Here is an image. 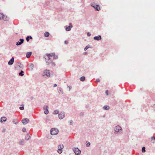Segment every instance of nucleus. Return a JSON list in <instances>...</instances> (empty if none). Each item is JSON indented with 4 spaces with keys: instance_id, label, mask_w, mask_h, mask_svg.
<instances>
[{
    "instance_id": "30",
    "label": "nucleus",
    "mask_w": 155,
    "mask_h": 155,
    "mask_svg": "<svg viewBox=\"0 0 155 155\" xmlns=\"http://www.w3.org/2000/svg\"><path fill=\"white\" fill-rule=\"evenodd\" d=\"M89 47V45L87 46L84 48V51H86Z\"/></svg>"
},
{
    "instance_id": "28",
    "label": "nucleus",
    "mask_w": 155,
    "mask_h": 155,
    "mask_svg": "<svg viewBox=\"0 0 155 155\" xmlns=\"http://www.w3.org/2000/svg\"><path fill=\"white\" fill-rule=\"evenodd\" d=\"M142 151L143 152H144L145 151V148L143 147L142 148Z\"/></svg>"
},
{
    "instance_id": "10",
    "label": "nucleus",
    "mask_w": 155,
    "mask_h": 155,
    "mask_svg": "<svg viewBox=\"0 0 155 155\" xmlns=\"http://www.w3.org/2000/svg\"><path fill=\"white\" fill-rule=\"evenodd\" d=\"M24 40L23 39H20L19 41L16 42V45H20L24 42Z\"/></svg>"
},
{
    "instance_id": "21",
    "label": "nucleus",
    "mask_w": 155,
    "mask_h": 155,
    "mask_svg": "<svg viewBox=\"0 0 155 155\" xmlns=\"http://www.w3.org/2000/svg\"><path fill=\"white\" fill-rule=\"evenodd\" d=\"M58 148L62 149L64 148V146L63 144H60L58 146Z\"/></svg>"
},
{
    "instance_id": "3",
    "label": "nucleus",
    "mask_w": 155,
    "mask_h": 155,
    "mask_svg": "<svg viewBox=\"0 0 155 155\" xmlns=\"http://www.w3.org/2000/svg\"><path fill=\"white\" fill-rule=\"evenodd\" d=\"M2 19L5 21H8L9 18L7 16L4 15L3 14L0 13V20Z\"/></svg>"
},
{
    "instance_id": "23",
    "label": "nucleus",
    "mask_w": 155,
    "mask_h": 155,
    "mask_svg": "<svg viewBox=\"0 0 155 155\" xmlns=\"http://www.w3.org/2000/svg\"><path fill=\"white\" fill-rule=\"evenodd\" d=\"M80 79L81 81H84L85 80V77L84 76L81 77Z\"/></svg>"
},
{
    "instance_id": "8",
    "label": "nucleus",
    "mask_w": 155,
    "mask_h": 155,
    "mask_svg": "<svg viewBox=\"0 0 155 155\" xmlns=\"http://www.w3.org/2000/svg\"><path fill=\"white\" fill-rule=\"evenodd\" d=\"M58 117L60 119H62L64 117V112H61L58 115Z\"/></svg>"
},
{
    "instance_id": "19",
    "label": "nucleus",
    "mask_w": 155,
    "mask_h": 155,
    "mask_svg": "<svg viewBox=\"0 0 155 155\" xmlns=\"http://www.w3.org/2000/svg\"><path fill=\"white\" fill-rule=\"evenodd\" d=\"M12 122L15 124H17L18 123V121L17 119H13Z\"/></svg>"
},
{
    "instance_id": "32",
    "label": "nucleus",
    "mask_w": 155,
    "mask_h": 155,
    "mask_svg": "<svg viewBox=\"0 0 155 155\" xmlns=\"http://www.w3.org/2000/svg\"><path fill=\"white\" fill-rule=\"evenodd\" d=\"M30 66L31 67V68H32L31 69H32L34 67V65L33 64H31L30 65Z\"/></svg>"
},
{
    "instance_id": "15",
    "label": "nucleus",
    "mask_w": 155,
    "mask_h": 155,
    "mask_svg": "<svg viewBox=\"0 0 155 155\" xmlns=\"http://www.w3.org/2000/svg\"><path fill=\"white\" fill-rule=\"evenodd\" d=\"M7 118L5 117H2L1 118V122H5L7 120Z\"/></svg>"
},
{
    "instance_id": "18",
    "label": "nucleus",
    "mask_w": 155,
    "mask_h": 155,
    "mask_svg": "<svg viewBox=\"0 0 155 155\" xmlns=\"http://www.w3.org/2000/svg\"><path fill=\"white\" fill-rule=\"evenodd\" d=\"M31 138L30 136L29 135V134H27L25 137V139L27 140H29Z\"/></svg>"
},
{
    "instance_id": "11",
    "label": "nucleus",
    "mask_w": 155,
    "mask_h": 155,
    "mask_svg": "<svg viewBox=\"0 0 155 155\" xmlns=\"http://www.w3.org/2000/svg\"><path fill=\"white\" fill-rule=\"evenodd\" d=\"M48 55H50L51 57H53L54 58V59H57L58 57L57 55H56L54 53H52L51 54H48Z\"/></svg>"
},
{
    "instance_id": "41",
    "label": "nucleus",
    "mask_w": 155,
    "mask_h": 155,
    "mask_svg": "<svg viewBox=\"0 0 155 155\" xmlns=\"http://www.w3.org/2000/svg\"><path fill=\"white\" fill-rule=\"evenodd\" d=\"M64 43L66 44H67L68 43V41H64Z\"/></svg>"
},
{
    "instance_id": "45",
    "label": "nucleus",
    "mask_w": 155,
    "mask_h": 155,
    "mask_svg": "<svg viewBox=\"0 0 155 155\" xmlns=\"http://www.w3.org/2000/svg\"><path fill=\"white\" fill-rule=\"evenodd\" d=\"M5 131V129H4L2 131V132H4Z\"/></svg>"
},
{
    "instance_id": "16",
    "label": "nucleus",
    "mask_w": 155,
    "mask_h": 155,
    "mask_svg": "<svg viewBox=\"0 0 155 155\" xmlns=\"http://www.w3.org/2000/svg\"><path fill=\"white\" fill-rule=\"evenodd\" d=\"M32 53L31 52H28L26 54V57L28 58H29L31 54Z\"/></svg>"
},
{
    "instance_id": "37",
    "label": "nucleus",
    "mask_w": 155,
    "mask_h": 155,
    "mask_svg": "<svg viewBox=\"0 0 155 155\" xmlns=\"http://www.w3.org/2000/svg\"><path fill=\"white\" fill-rule=\"evenodd\" d=\"M51 63L52 64V66H54L55 65V64H54V63L52 62Z\"/></svg>"
},
{
    "instance_id": "20",
    "label": "nucleus",
    "mask_w": 155,
    "mask_h": 155,
    "mask_svg": "<svg viewBox=\"0 0 155 155\" xmlns=\"http://www.w3.org/2000/svg\"><path fill=\"white\" fill-rule=\"evenodd\" d=\"M49 33L48 32H46L44 33V36L45 37H48L49 36Z\"/></svg>"
},
{
    "instance_id": "4",
    "label": "nucleus",
    "mask_w": 155,
    "mask_h": 155,
    "mask_svg": "<svg viewBox=\"0 0 155 155\" xmlns=\"http://www.w3.org/2000/svg\"><path fill=\"white\" fill-rule=\"evenodd\" d=\"M46 56L47 58H45L46 61L48 63V64H49L52 62L51 59L50 58L51 56L50 55H48V54H47Z\"/></svg>"
},
{
    "instance_id": "39",
    "label": "nucleus",
    "mask_w": 155,
    "mask_h": 155,
    "mask_svg": "<svg viewBox=\"0 0 155 155\" xmlns=\"http://www.w3.org/2000/svg\"><path fill=\"white\" fill-rule=\"evenodd\" d=\"M105 93H106V94L107 95H108V90L106 91V92H105Z\"/></svg>"
},
{
    "instance_id": "7",
    "label": "nucleus",
    "mask_w": 155,
    "mask_h": 155,
    "mask_svg": "<svg viewBox=\"0 0 155 155\" xmlns=\"http://www.w3.org/2000/svg\"><path fill=\"white\" fill-rule=\"evenodd\" d=\"M91 5L97 11H99L100 10V7L99 5H97L95 4H92Z\"/></svg>"
},
{
    "instance_id": "31",
    "label": "nucleus",
    "mask_w": 155,
    "mask_h": 155,
    "mask_svg": "<svg viewBox=\"0 0 155 155\" xmlns=\"http://www.w3.org/2000/svg\"><path fill=\"white\" fill-rule=\"evenodd\" d=\"M22 131L23 132H25L26 131V129L25 127H23L22 128Z\"/></svg>"
},
{
    "instance_id": "29",
    "label": "nucleus",
    "mask_w": 155,
    "mask_h": 155,
    "mask_svg": "<svg viewBox=\"0 0 155 155\" xmlns=\"http://www.w3.org/2000/svg\"><path fill=\"white\" fill-rule=\"evenodd\" d=\"M90 143L89 142H87V144H86V146L87 147H88L90 146Z\"/></svg>"
},
{
    "instance_id": "22",
    "label": "nucleus",
    "mask_w": 155,
    "mask_h": 155,
    "mask_svg": "<svg viewBox=\"0 0 155 155\" xmlns=\"http://www.w3.org/2000/svg\"><path fill=\"white\" fill-rule=\"evenodd\" d=\"M103 108L105 110H108L109 109V107L108 106H104L103 107Z\"/></svg>"
},
{
    "instance_id": "14",
    "label": "nucleus",
    "mask_w": 155,
    "mask_h": 155,
    "mask_svg": "<svg viewBox=\"0 0 155 155\" xmlns=\"http://www.w3.org/2000/svg\"><path fill=\"white\" fill-rule=\"evenodd\" d=\"M94 40H99L101 39V35H98L97 36H95L94 38Z\"/></svg>"
},
{
    "instance_id": "2",
    "label": "nucleus",
    "mask_w": 155,
    "mask_h": 155,
    "mask_svg": "<svg viewBox=\"0 0 155 155\" xmlns=\"http://www.w3.org/2000/svg\"><path fill=\"white\" fill-rule=\"evenodd\" d=\"M58 130L56 128H52L51 130L50 133L52 135H55L58 134Z\"/></svg>"
},
{
    "instance_id": "12",
    "label": "nucleus",
    "mask_w": 155,
    "mask_h": 155,
    "mask_svg": "<svg viewBox=\"0 0 155 155\" xmlns=\"http://www.w3.org/2000/svg\"><path fill=\"white\" fill-rule=\"evenodd\" d=\"M22 123L24 124H26L29 122V120L27 118L25 119L22 120Z\"/></svg>"
},
{
    "instance_id": "6",
    "label": "nucleus",
    "mask_w": 155,
    "mask_h": 155,
    "mask_svg": "<svg viewBox=\"0 0 155 155\" xmlns=\"http://www.w3.org/2000/svg\"><path fill=\"white\" fill-rule=\"evenodd\" d=\"M43 76L46 75L47 77H49L50 76V73L49 70L47 69L45 70L42 74Z\"/></svg>"
},
{
    "instance_id": "17",
    "label": "nucleus",
    "mask_w": 155,
    "mask_h": 155,
    "mask_svg": "<svg viewBox=\"0 0 155 155\" xmlns=\"http://www.w3.org/2000/svg\"><path fill=\"white\" fill-rule=\"evenodd\" d=\"M24 143V140H21L19 141V143L20 145H23Z\"/></svg>"
},
{
    "instance_id": "33",
    "label": "nucleus",
    "mask_w": 155,
    "mask_h": 155,
    "mask_svg": "<svg viewBox=\"0 0 155 155\" xmlns=\"http://www.w3.org/2000/svg\"><path fill=\"white\" fill-rule=\"evenodd\" d=\"M155 140V137L153 136L151 138V141L154 140Z\"/></svg>"
},
{
    "instance_id": "36",
    "label": "nucleus",
    "mask_w": 155,
    "mask_h": 155,
    "mask_svg": "<svg viewBox=\"0 0 155 155\" xmlns=\"http://www.w3.org/2000/svg\"><path fill=\"white\" fill-rule=\"evenodd\" d=\"M87 35L88 36H90L91 35V34L90 32H87Z\"/></svg>"
},
{
    "instance_id": "1",
    "label": "nucleus",
    "mask_w": 155,
    "mask_h": 155,
    "mask_svg": "<svg viewBox=\"0 0 155 155\" xmlns=\"http://www.w3.org/2000/svg\"><path fill=\"white\" fill-rule=\"evenodd\" d=\"M114 130L115 133H121L122 131V128L119 126H116Z\"/></svg>"
},
{
    "instance_id": "27",
    "label": "nucleus",
    "mask_w": 155,
    "mask_h": 155,
    "mask_svg": "<svg viewBox=\"0 0 155 155\" xmlns=\"http://www.w3.org/2000/svg\"><path fill=\"white\" fill-rule=\"evenodd\" d=\"M62 149L58 148V153H59L60 154L62 153Z\"/></svg>"
},
{
    "instance_id": "47",
    "label": "nucleus",
    "mask_w": 155,
    "mask_h": 155,
    "mask_svg": "<svg viewBox=\"0 0 155 155\" xmlns=\"http://www.w3.org/2000/svg\"><path fill=\"white\" fill-rule=\"evenodd\" d=\"M72 27V25H71V27Z\"/></svg>"
},
{
    "instance_id": "43",
    "label": "nucleus",
    "mask_w": 155,
    "mask_h": 155,
    "mask_svg": "<svg viewBox=\"0 0 155 155\" xmlns=\"http://www.w3.org/2000/svg\"><path fill=\"white\" fill-rule=\"evenodd\" d=\"M57 86V84H54V87H56Z\"/></svg>"
},
{
    "instance_id": "25",
    "label": "nucleus",
    "mask_w": 155,
    "mask_h": 155,
    "mask_svg": "<svg viewBox=\"0 0 155 155\" xmlns=\"http://www.w3.org/2000/svg\"><path fill=\"white\" fill-rule=\"evenodd\" d=\"M24 72L23 71H21V72L19 73V75L21 76H23Z\"/></svg>"
},
{
    "instance_id": "38",
    "label": "nucleus",
    "mask_w": 155,
    "mask_h": 155,
    "mask_svg": "<svg viewBox=\"0 0 155 155\" xmlns=\"http://www.w3.org/2000/svg\"><path fill=\"white\" fill-rule=\"evenodd\" d=\"M69 122H70V124H71V125L73 123V122L72 120H70Z\"/></svg>"
},
{
    "instance_id": "5",
    "label": "nucleus",
    "mask_w": 155,
    "mask_h": 155,
    "mask_svg": "<svg viewBox=\"0 0 155 155\" xmlns=\"http://www.w3.org/2000/svg\"><path fill=\"white\" fill-rule=\"evenodd\" d=\"M73 150L76 155H80L81 151L78 148H74Z\"/></svg>"
},
{
    "instance_id": "42",
    "label": "nucleus",
    "mask_w": 155,
    "mask_h": 155,
    "mask_svg": "<svg viewBox=\"0 0 155 155\" xmlns=\"http://www.w3.org/2000/svg\"><path fill=\"white\" fill-rule=\"evenodd\" d=\"M29 38L30 39H32V38L31 37V36H29Z\"/></svg>"
},
{
    "instance_id": "44",
    "label": "nucleus",
    "mask_w": 155,
    "mask_h": 155,
    "mask_svg": "<svg viewBox=\"0 0 155 155\" xmlns=\"http://www.w3.org/2000/svg\"><path fill=\"white\" fill-rule=\"evenodd\" d=\"M20 64V67H21L22 65V64Z\"/></svg>"
},
{
    "instance_id": "46",
    "label": "nucleus",
    "mask_w": 155,
    "mask_h": 155,
    "mask_svg": "<svg viewBox=\"0 0 155 155\" xmlns=\"http://www.w3.org/2000/svg\"><path fill=\"white\" fill-rule=\"evenodd\" d=\"M152 143H155V141H153L152 142Z\"/></svg>"
},
{
    "instance_id": "24",
    "label": "nucleus",
    "mask_w": 155,
    "mask_h": 155,
    "mask_svg": "<svg viewBox=\"0 0 155 155\" xmlns=\"http://www.w3.org/2000/svg\"><path fill=\"white\" fill-rule=\"evenodd\" d=\"M66 30L67 31H70L71 30V27L70 26H66Z\"/></svg>"
},
{
    "instance_id": "34",
    "label": "nucleus",
    "mask_w": 155,
    "mask_h": 155,
    "mask_svg": "<svg viewBox=\"0 0 155 155\" xmlns=\"http://www.w3.org/2000/svg\"><path fill=\"white\" fill-rule=\"evenodd\" d=\"M26 40V41H28V42L29 41V36H27V37Z\"/></svg>"
},
{
    "instance_id": "26",
    "label": "nucleus",
    "mask_w": 155,
    "mask_h": 155,
    "mask_svg": "<svg viewBox=\"0 0 155 155\" xmlns=\"http://www.w3.org/2000/svg\"><path fill=\"white\" fill-rule=\"evenodd\" d=\"M58 113H59L58 111L57 110H54L53 112V114H57Z\"/></svg>"
},
{
    "instance_id": "13",
    "label": "nucleus",
    "mask_w": 155,
    "mask_h": 155,
    "mask_svg": "<svg viewBox=\"0 0 155 155\" xmlns=\"http://www.w3.org/2000/svg\"><path fill=\"white\" fill-rule=\"evenodd\" d=\"M14 61V58L13 57L10 59V60L8 61V65H12L13 64Z\"/></svg>"
},
{
    "instance_id": "9",
    "label": "nucleus",
    "mask_w": 155,
    "mask_h": 155,
    "mask_svg": "<svg viewBox=\"0 0 155 155\" xmlns=\"http://www.w3.org/2000/svg\"><path fill=\"white\" fill-rule=\"evenodd\" d=\"M48 107L47 106H45L43 107V109L44 110H45L44 111V113L46 114H47L48 113Z\"/></svg>"
},
{
    "instance_id": "35",
    "label": "nucleus",
    "mask_w": 155,
    "mask_h": 155,
    "mask_svg": "<svg viewBox=\"0 0 155 155\" xmlns=\"http://www.w3.org/2000/svg\"><path fill=\"white\" fill-rule=\"evenodd\" d=\"M19 109L21 110H23L24 109V107H20Z\"/></svg>"
},
{
    "instance_id": "40",
    "label": "nucleus",
    "mask_w": 155,
    "mask_h": 155,
    "mask_svg": "<svg viewBox=\"0 0 155 155\" xmlns=\"http://www.w3.org/2000/svg\"><path fill=\"white\" fill-rule=\"evenodd\" d=\"M96 81H97V82H100V80L99 79H97L96 80Z\"/></svg>"
}]
</instances>
